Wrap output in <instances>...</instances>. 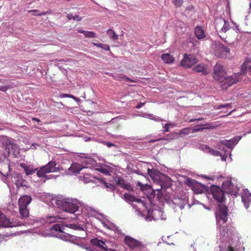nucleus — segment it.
<instances>
[{
	"label": "nucleus",
	"instance_id": "f257e3e1",
	"mask_svg": "<svg viewBox=\"0 0 251 251\" xmlns=\"http://www.w3.org/2000/svg\"><path fill=\"white\" fill-rule=\"evenodd\" d=\"M56 166V163L55 161H50L38 170V168H34L32 165H27L24 163L20 164L21 167L24 170L26 176L33 175L36 172L37 176L39 177H43L46 179L50 178L47 174L56 172L59 171L58 168Z\"/></svg>",
	"mask_w": 251,
	"mask_h": 251
},
{
	"label": "nucleus",
	"instance_id": "f03ea898",
	"mask_svg": "<svg viewBox=\"0 0 251 251\" xmlns=\"http://www.w3.org/2000/svg\"><path fill=\"white\" fill-rule=\"evenodd\" d=\"M10 137L3 135L0 136V143L8 156L11 153L16 156L19 152V146L14 143Z\"/></svg>",
	"mask_w": 251,
	"mask_h": 251
},
{
	"label": "nucleus",
	"instance_id": "7ed1b4c3",
	"mask_svg": "<svg viewBox=\"0 0 251 251\" xmlns=\"http://www.w3.org/2000/svg\"><path fill=\"white\" fill-rule=\"evenodd\" d=\"M55 203L59 209L71 213H74L78 209L77 204L66 200L57 199L55 201Z\"/></svg>",
	"mask_w": 251,
	"mask_h": 251
},
{
	"label": "nucleus",
	"instance_id": "20e7f679",
	"mask_svg": "<svg viewBox=\"0 0 251 251\" xmlns=\"http://www.w3.org/2000/svg\"><path fill=\"white\" fill-rule=\"evenodd\" d=\"M212 197L217 202L222 203L226 200L225 193L224 191L219 186L213 185L210 189Z\"/></svg>",
	"mask_w": 251,
	"mask_h": 251
},
{
	"label": "nucleus",
	"instance_id": "39448f33",
	"mask_svg": "<svg viewBox=\"0 0 251 251\" xmlns=\"http://www.w3.org/2000/svg\"><path fill=\"white\" fill-rule=\"evenodd\" d=\"M22 225L23 224L21 222L14 220L11 221L4 214H0V226L3 227H12Z\"/></svg>",
	"mask_w": 251,
	"mask_h": 251
},
{
	"label": "nucleus",
	"instance_id": "423d86ee",
	"mask_svg": "<svg viewBox=\"0 0 251 251\" xmlns=\"http://www.w3.org/2000/svg\"><path fill=\"white\" fill-rule=\"evenodd\" d=\"M226 75V73L224 69V67L219 64H216L214 67L213 78L220 83L224 79Z\"/></svg>",
	"mask_w": 251,
	"mask_h": 251
},
{
	"label": "nucleus",
	"instance_id": "0eeeda50",
	"mask_svg": "<svg viewBox=\"0 0 251 251\" xmlns=\"http://www.w3.org/2000/svg\"><path fill=\"white\" fill-rule=\"evenodd\" d=\"M198 62V59L192 54H185L180 62L181 65L185 68H189Z\"/></svg>",
	"mask_w": 251,
	"mask_h": 251
},
{
	"label": "nucleus",
	"instance_id": "6e6552de",
	"mask_svg": "<svg viewBox=\"0 0 251 251\" xmlns=\"http://www.w3.org/2000/svg\"><path fill=\"white\" fill-rule=\"evenodd\" d=\"M228 216V207L223 204H220L217 212L216 218L217 220L222 221L223 223L226 222Z\"/></svg>",
	"mask_w": 251,
	"mask_h": 251
},
{
	"label": "nucleus",
	"instance_id": "1a4fd4ad",
	"mask_svg": "<svg viewBox=\"0 0 251 251\" xmlns=\"http://www.w3.org/2000/svg\"><path fill=\"white\" fill-rule=\"evenodd\" d=\"M238 81V79L235 75L230 76H226V75L221 83V88L223 90H227L229 87L236 83Z\"/></svg>",
	"mask_w": 251,
	"mask_h": 251
},
{
	"label": "nucleus",
	"instance_id": "9d476101",
	"mask_svg": "<svg viewBox=\"0 0 251 251\" xmlns=\"http://www.w3.org/2000/svg\"><path fill=\"white\" fill-rule=\"evenodd\" d=\"M222 187L226 193L231 195H235L238 191L236 186L233 184L231 179L225 181L223 183Z\"/></svg>",
	"mask_w": 251,
	"mask_h": 251
},
{
	"label": "nucleus",
	"instance_id": "9b49d317",
	"mask_svg": "<svg viewBox=\"0 0 251 251\" xmlns=\"http://www.w3.org/2000/svg\"><path fill=\"white\" fill-rule=\"evenodd\" d=\"M214 51L215 55L218 57H221L229 53L230 50L227 47L224 46L221 43H215Z\"/></svg>",
	"mask_w": 251,
	"mask_h": 251
},
{
	"label": "nucleus",
	"instance_id": "f8f14e48",
	"mask_svg": "<svg viewBox=\"0 0 251 251\" xmlns=\"http://www.w3.org/2000/svg\"><path fill=\"white\" fill-rule=\"evenodd\" d=\"M124 243L131 250L137 249L143 243L142 242L136 240L129 236H126L124 238Z\"/></svg>",
	"mask_w": 251,
	"mask_h": 251
},
{
	"label": "nucleus",
	"instance_id": "ddd939ff",
	"mask_svg": "<svg viewBox=\"0 0 251 251\" xmlns=\"http://www.w3.org/2000/svg\"><path fill=\"white\" fill-rule=\"evenodd\" d=\"M148 174L154 181V182L157 184H160L161 188L162 187V184L161 180V174L160 172L155 169H148Z\"/></svg>",
	"mask_w": 251,
	"mask_h": 251
},
{
	"label": "nucleus",
	"instance_id": "4468645a",
	"mask_svg": "<svg viewBox=\"0 0 251 251\" xmlns=\"http://www.w3.org/2000/svg\"><path fill=\"white\" fill-rule=\"evenodd\" d=\"M32 198L30 196L24 195L22 196L19 200L18 204L19 207H27V205L31 202Z\"/></svg>",
	"mask_w": 251,
	"mask_h": 251
},
{
	"label": "nucleus",
	"instance_id": "2eb2a0df",
	"mask_svg": "<svg viewBox=\"0 0 251 251\" xmlns=\"http://www.w3.org/2000/svg\"><path fill=\"white\" fill-rule=\"evenodd\" d=\"M91 243L92 245L99 248L104 251H107L108 248L104 242L97 238H94L91 240Z\"/></svg>",
	"mask_w": 251,
	"mask_h": 251
},
{
	"label": "nucleus",
	"instance_id": "dca6fc26",
	"mask_svg": "<svg viewBox=\"0 0 251 251\" xmlns=\"http://www.w3.org/2000/svg\"><path fill=\"white\" fill-rule=\"evenodd\" d=\"M194 33L197 38L199 40H202L206 37L205 30L201 26L197 25L195 28Z\"/></svg>",
	"mask_w": 251,
	"mask_h": 251
},
{
	"label": "nucleus",
	"instance_id": "f3484780",
	"mask_svg": "<svg viewBox=\"0 0 251 251\" xmlns=\"http://www.w3.org/2000/svg\"><path fill=\"white\" fill-rule=\"evenodd\" d=\"M83 170V165L78 163L74 162L69 168L68 171L73 174H79L80 171Z\"/></svg>",
	"mask_w": 251,
	"mask_h": 251
},
{
	"label": "nucleus",
	"instance_id": "a211bd4d",
	"mask_svg": "<svg viewBox=\"0 0 251 251\" xmlns=\"http://www.w3.org/2000/svg\"><path fill=\"white\" fill-rule=\"evenodd\" d=\"M193 70L196 73H201L203 75H207L209 73L206 66L204 64H200L197 65L193 68Z\"/></svg>",
	"mask_w": 251,
	"mask_h": 251
},
{
	"label": "nucleus",
	"instance_id": "6ab92c4d",
	"mask_svg": "<svg viewBox=\"0 0 251 251\" xmlns=\"http://www.w3.org/2000/svg\"><path fill=\"white\" fill-rule=\"evenodd\" d=\"M94 160L92 158H87L84 159L82 162L81 165H83V169L89 170L90 167L94 164Z\"/></svg>",
	"mask_w": 251,
	"mask_h": 251
},
{
	"label": "nucleus",
	"instance_id": "aec40b11",
	"mask_svg": "<svg viewBox=\"0 0 251 251\" xmlns=\"http://www.w3.org/2000/svg\"><path fill=\"white\" fill-rule=\"evenodd\" d=\"M63 218L58 215L49 216L46 218V221L49 223H60L62 222Z\"/></svg>",
	"mask_w": 251,
	"mask_h": 251
},
{
	"label": "nucleus",
	"instance_id": "412c9836",
	"mask_svg": "<svg viewBox=\"0 0 251 251\" xmlns=\"http://www.w3.org/2000/svg\"><path fill=\"white\" fill-rule=\"evenodd\" d=\"M242 201L246 205H247L249 202L251 201V194L248 191H244L242 195Z\"/></svg>",
	"mask_w": 251,
	"mask_h": 251
},
{
	"label": "nucleus",
	"instance_id": "4be33fe9",
	"mask_svg": "<svg viewBox=\"0 0 251 251\" xmlns=\"http://www.w3.org/2000/svg\"><path fill=\"white\" fill-rule=\"evenodd\" d=\"M236 141V138H233L229 140H225L221 141V143L229 149H232L233 148L234 144L235 143Z\"/></svg>",
	"mask_w": 251,
	"mask_h": 251
},
{
	"label": "nucleus",
	"instance_id": "5701e85b",
	"mask_svg": "<svg viewBox=\"0 0 251 251\" xmlns=\"http://www.w3.org/2000/svg\"><path fill=\"white\" fill-rule=\"evenodd\" d=\"M161 58L164 62L167 64L172 63L174 61V58L170 53H164L161 55Z\"/></svg>",
	"mask_w": 251,
	"mask_h": 251
},
{
	"label": "nucleus",
	"instance_id": "b1692460",
	"mask_svg": "<svg viewBox=\"0 0 251 251\" xmlns=\"http://www.w3.org/2000/svg\"><path fill=\"white\" fill-rule=\"evenodd\" d=\"M231 230L232 229L229 225L223 226L221 228V233L223 236H228L231 233Z\"/></svg>",
	"mask_w": 251,
	"mask_h": 251
},
{
	"label": "nucleus",
	"instance_id": "393cba45",
	"mask_svg": "<svg viewBox=\"0 0 251 251\" xmlns=\"http://www.w3.org/2000/svg\"><path fill=\"white\" fill-rule=\"evenodd\" d=\"M198 126H201V129H214L218 126V125H216L214 123H207L203 125H199Z\"/></svg>",
	"mask_w": 251,
	"mask_h": 251
},
{
	"label": "nucleus",
	"instance_id": "a878e982",
	"mask_svg": "<svg viewBox=\"0 0 251 251\" xmlns=\"http://www.w3.org/2000/svg\"><path fill=\"white\" fill-rule=\"evenodd\" d=\"M63 225L59 224H57L53 225L50 228L51 233H53V231L55 232H58L59 233H63L62 231V227Z\"/></svg>",
	"mask_w": 251,
	"mask_h": 251
},
{
	"label": "nucleus",
	"instance_id": "bb28decb",
	"mask_svg": "<svg viewBox=\"0 0 251 251\" xmlns=\"http://www.w3.org/2000/svg\"><path fill=\"white\" fill-rule=\"evenodd\" d=\"M19 212L22 218H26L29 215V210L27 207H19Z\"/></svg>",
	"mask_w": 251,
	"mask_h": 251
},
{
	"label": "nucleus",
	"instance_id": "cd10ccee",
	"mask_svg": "<svg viewBox=\"0 0 251 251\" xmlns=\"http://www.w3.org/2000/svg\"><path fill=\"white\" fill-rule=\"evenodd\" d=\"M205 149L207 150V152L213 156H221L222 154L218 151L215 150L213 149L210 148V147L206 146Z\"/></svg>",
	"mask_w": 251,
	"mask_h": 251
},
{
	"label": "nucleus",
	"instance_id": "c85d7f7f",
	"mask_svg": "<svg viewBox=\"0 0 251 251\" xmlns=\"http://www.w3.org/2000/svg\"><path fill=\"white\" fill-rule=\"evenodd\" d=\"M114 180L118 185L121 187L122 188L126 182L125 180L121 176L115 177L114 178Z\"/></svg>",
	"mask_w": 251,
	"mask_h": 251
},
{
	"label": "nucleus",
	"instance_id": "c756f323",
	"mask_svg": "<svg viewBox=\"0 0 251 251\" xmlns=\"http://www.w3.org/2000/svg\"><path fill=\"white\" fill-rule=\"evenodd\" d=\"M107 33L108 35L113 40H117L119 38V35H117L115 32L112 30V29H109L107 31Z\"/></svg>",
	"mask_w": 251,
	"mask_h": 251
},
{
	"label": "nucleus",
	"instance_id": "7c9ffc66",
	"mask_svg": "<svg viewBox=\"0 0 251 251\" xmlns=\"http://www.w3.org/2000/svg\"><path fill=\"white\" fill-rule=\"evenodd\" d=\"M136 186L140 187L141 190L142 191H145L151 189V186L150 185L143 184L140 181H138Z\"/></svg>",
	"mask_w": 251,
	"mask_h": 251
},
{
	"label": "nucleus",
	"instance_id": "2f4dec72",
	"mask_svg": "<svg viewBox=\"0 0 251 251\" xmlns=\"http://www.w3.org/2000/svg\"><path fill=\"white\" fill-rule=\"evenodd\" d=\"M92 44L94 46L100 48L104 50H105L108 51L110 50V47L107 45H104V44H102L101 43H94V42H93L92 43Z\"/></svg>",
	"mask_w": 251,
	"mask_h": 251
},
{
	"label": "nucleus",
	"instance_id": "473e14b6",
	"mask_svg": "<svg viewBox=\"0 0 251 251\" xmlns=\"http://www.w3.org/2000/svg\"><path fill=\"white\" fill-rule=\"evenodd\" d=\"M177 134V133H171L170 134L168 135L167 137L161 138L160 139H158L157 140H173L175 138L176 135Z\"/></svg>",
	"mask_w": 251,
	"mask_h": 251
},
{
	"label": "nucleus",
	"instance_id": "72a5a7b5",
	"mask_svg": "<svg viewBox=\"0 0 251 251\" xmlns=\"http://www.w3.org/2000/svg\"><path fill=\"white\" fill-rule=\"evenodd\" d=\"M67 17L69 20H74L77 21H80L81 18L79 17L78 15L73 16L72 14H68L67 15Z\"/></svg>",
	"mask_w": 251,
	"mask_h": 251
},
{
	"label": "nucleus",
	"instance_id": "f704fd0d",
	"mask_svg": "<svg viewBox=\"0 0 251 251\" xmlns=\"http://www.w3.org/2000/svg\"><path fill=\"white\" fill-rule=\"evenodd\" d=\"M79 238V237L69 234V240H68V242L76 244V242H77Z\"/></svg>",
	"mask_w": 251,
	"mask_h": 251
},
{
	"label": "nucleus",
	"instance_id": "c9c22d12",
	"mask_svg": "<svg viewBox=\"0 0 251 251\" xmlns=\"http://www.w3.org/2000/svg\"><path fill=\"white\" fill-rule=\"evenodd\" d=\"M125 199L129 201L132 202L134 201V196H132L129 194H125L124 195Z\"/></svg>",
	"mask_w": 251,
	"mask_h": 251
},
{
	"label": "nucleus",
	"instance_id": "e433bc0d",
	"mask_svg": "<svg viewBox=\"0 0 251 251\" xmlns=\"http://www.w3.org/2000/svg\"><path fill=\"white\" fill-rule=\"evenodd\" d=\"M85 36L88 38H95L96 37V34L93 31H87Z\"/></svg>",
	"mask_w": 251,
	"mask_h": 251
},
{
	"label": "nucleus",
	"instance_id": "4c0bfd02",
	"mask_svg": "<svg viewBox=\"0 0 251 251\" xmlns=\"http://www.w3.org/2000/svg\"><path fill=\"white\" fill-rule=\"evenodd\" d=\"M103 185L106 188H109L112 191H113L115 189V186L110 183L104 182Z\"/></svg>",
	"mask_w": 251,
	"mask_h": 251
},
{
	"label": "nucleus",
	"instance_id": "58836bf2",
	"mask_svg": "<svg viewBox=\"0 0 251 251\" xmlns=\"http://www.w3.org/2000/svg\"><path fill=\"white\" fill-rule=\"evenodd\" d=\"M226 251H240V248H238L236 246L233 247L231 245L228 246Z\"/></svg>",
	"mask_w": 251,
	"mask_h": 251
},
{
	"label": "nucleus",
	"instance_id": "ea45409f",
	"mask_svg": "<svg viewBox=\"0 0 251 251\" xmlns=\"http://www.w3.org/2000/svg\"><path fill=\"white\" fill-rule=\"evenodd\" d=\"M122 188L128 191H132L133 190L132 187L130 185V184L128 183H126V182H125V184L124 185Z\"/></svg>",
	"mask_w": 251,
	"mask_h": 251
},
{
	"label": "nucleus",
	"instance_id": "a19ab883",
	"mask_svg": "<svg viewBox=\"0 0 251 251\" xmlns=\"http://www.w3.org/2000/svg\"><path fill=\"white\" fill-rule=\"evenodd\" d=\"M174 4L176 7H179L182 6L183 4V0H173Z\"/></svg>",
	"mask_w": 251,
	"mask_h": 251
},
{
	"label": "nucleus",
	"instance_id": "79ce46f5",
	"mask_svg": "<svg viewBox=\"0 0 251 251\" xmlns=\"http://www.w3.org/2000/svg\"><path fill=\"white\" fill-rule=\"evenodd\" d=\"M190 130L189 128H184L180 130L179 133L185 135L188 134L190 132Z\"/></svg>",
	"mask_w": 251,
	"mask_h": 251
},
{
	"label": "nucleus",
	"instance_id": "37998d69",
	"mask_svg": "<svg viewBox=\"0 0 251 251\" xmlns=\"http://www.w3.org/2000/svg\"><path fill=\"white\" fill-rule=\"evenodd\" d=\"M62 233L61 235H60V239L64 241L68 242V240H69V234H64L62 233Z\"/></svg>",
	"mask_w": 251,
	"mask_h": 251
},
{
	"label": "nucleus",
	"instance_id": "c03bdc74",
	"mask_svg": "<svg viewBox=\"0 0 251 251\" xmlns=\"http://www.w3.org/2000/svg\"><path fill=\"white\" fill-rule=\"evenodd\" d=\"M126 76H125V75H121V76H117V75H112V77L114 78V79L115 80H119V81H121L123 79H125V78H126Z\"/></svg>",
	"mask_w": 251,
	"mask_h": 251
},
{
	"label": "nucleus",
	"instance_id": "a18cd8bd",
	"mask_svg": "<svg viewBox=\"0 0 251 251\" xmlns=\"http://www.w3.org/2000/svg\"><path fill=\"white\" fill-rule=\"evenodd\" d=\"M89 175L88 173H86L83 176V177L82 176H80V177L81 178H83V180L85 182H88L90 181V178H89Z\"/></svg>",
	"mask_w": 251,
	"mask_h": 251
},
{
	"label": "nucleus",
	"instance_id": "49530a36",
	"mask_svg": "<svg viewBox=\"0 0 251 251\" xmlns=\"http://www.w3.org/2000/svg\"><path fill=\"white\" fill-rule=\"evenodd\" d=\"M138 251H149L148 248L142 243L137 249Z\"/></svg>",
	"mask_w": 251,
	"mask_h": 251
},
{
	"label": "nucleus",
	"instance_id": "de8ad7c7",
	"mask_svg": "<svg viewBox=\"0 0 251 251\" xmlns=\"http://www.w3.org/2000/svg\"><path fill=\"white\" fill-rule=\"evenodd\" d=\"M192 189L195 194H201L203 192L202 189L196 188V185Z\"/></svg>",
	"mask_w": 251,
	"mask_h": 251
},
{
	"label": "nucleus",
	"instance_id": "09e8293b",
	"mask_svg": "<svg viewBox=\"0 0 251 251\" xmlns=\"http://www.w3.org/2000/svg\"><path fill=\"white\" fill-rule=\"evenodd\" d=\"M194 182L193 180L190 179H188L186 181V184L189 186L192 187V188L194 187L196 185L194 184Z\"/></svg>",
	"mask_w": 251,
	"mask_h": 251
},
{
	"label": "nucleus",
	"instance_id": "8fccbe9b",
	"mask_svg": "<svg viewBox=\"0 0 251 251\" xmlns=\"http://www.w3.org/2000/svg\"><path fill=\"white\" fill-rule=\"evenodd\" d=\"M231 103H227L226 104H220L218 106V109H220L225 107H229L231 106Z\"/></svg>",
	"mask_w": 251,
	"mask_h": 251
},
{
	"label": "nucleus",
	"instance_id": "3c124183",
	"mask_svg": "<svg viewBox=\"0 0 251 251\" xmlns=\"http://www.w3.org/2000/svg\"><path fill=\"white\" fill-rule=\"evenodd\" d=\"M163 132H168L169 131V128H170V127L167 124H165L164 126H163Z\"/></svg>",
	"mask_w": 251,
	"mask_h": 251
},
{
	"label": "nucleus",
	"instance_id": "603ef678",
	"mask_svg": "<svg viewBox=\"0 0 251 251\" xmlns=\"http://www.w3.org/2000/svg\"><path fill=\"white\" fill-rule=\"evenodd\" d=\"M204 119L203 117H201V118H197V119H191V120H190L189 122H193L195 121H200L203 120Z\"/></svg>",
	"mask_w": 251,
	"mask_h": 251
},
{
	"label": "nucleus",
	"instance_id": "864d4df0",
	"mask_svg": "<svg viewBox=\"0 0 251 251\" xmlns=\"http://www.w3.org/2000/svg\"><path fill=\"white\" fill-rule=\"evenodd\" d=\"M146 103V102H140L138 105H137L136 106V108L137 109H139L141 107H142L143 106H144L145 103Z\"/></svg>",
	"mask_w": 251,
	"mask_h": 251
},
{
	"label": "nucleus",
	"instance_id": "5fc2aeb1",
	"mask_svg": "<svg viewBox=\"0 0 251 251\" xmlns=\"http://www.w3.org/2000/svg\"><path fill=\"white\" fill-rule=\"evenodd\" d=\"M71 95L63 94L60 95V98H70Z\"/></svg>",
	"mask_w": 251,
	"mask_h": 251
},
{
	"label": "nucleus",
	"instance_id": "6e6d98bb",
	"mask_svg": "<svg viewBox=\"0 0 251 251\" xmlns=\"http://www.w3.org/2000/svg\"><path fill=\"white\" fill-rule=\"evenodd\" d=\"M135 201V202H137L138 203H142L143 202V201L142 200H141L140 199H139V198H137L136 197H134V201Z\"/></svg>",
	"mask_w": 251,
	"mask_h": 251
},
{
	"label": "nucleus",
	"instance_id": "4d7b16f0",
	"mask_svg": "<svg viewBox=\"0 0 251 251\" xmlns=\"http://www.w3.org/2000/svg\"><path fill=\"white\" fill-rule=\"evenodd\" d=\"M125 77H126L125 80H126L127 81L133 82H136V80H132V79H130V78H129V77H128L127 76H126Z\"/></svg>",
	"mask_w": 251,
	"mask_h": 251
},
{
	"label": "nucleus",
	"instance_id": "13d9d810",
	"mask_svg": "<svg viewBox=\"0 0 251 251\" xmlns=\"http://www.w3.org/2000/svg\"><path fill=\"white\" fill-rule=\"evenodd\" d=\"M248 71H249V73L251 75V62L249 63Z\"/></svg>",
	"mask_w": 251,
	"mask_h": 251
},
{
	"label": "nucleus",
	"instance_id": "bf43d9fd",
	"mask_svg": "<svg viewBox=\"0 0 251 251\" xmlns=\"http://www.w3.org/2000/svg\"><path fill=\"white\" fill-rule=\"evenodd\" d=\"M202 129H201V127H200V128H195L193 129V132H198L199 131H201V130H202Z\"/></svg>",
	"mask_w": 251,
	"mask_h": 251
},
{
	"label": "nucleus",
	"instance_id": "052dcab7",
	"mask_svg": "<svg viewBox=\"0 0 251 251\" xmlns=\"http://www.w3.org/2000/svg\"><path fill=\"white\" fill-rule=\"evenodd\" d=\"M105 145L108 147H112V146H114V144L110 143V142H106Z\"/></svg>",
	"mask_w": 251,
	"mask_h": 251
},
{
	"label": "nucleus",
	"instance_id": "680f3d73",
	"mask_svg": "<svg viewBox=\"0 0 251 251\" xmlns=\"http://www.w3.org/2000/svg\"><path fill=\"white\" fill-rule=\"evenodd\" d=\"M168 124V125L170 127H175V124H173V123H167Z\"/></svg>",
	"mask_w": 251,
	"mask_h": 251
},
{
	"label": "nucleus",
	"instance_id": "e2e57ef3",
	"mask_svg": "<svg viewBox=\"0 0 251 251\" xmlns=\"http://www.w3.org/2000/svg\"><path fill=\"white\" fill-rule=\"evenodd\" d=\"M78 32L83 34L85 35L87 31H85L82 29H79L78 30Z\"/></svg>",
	"mask_w": 251,
	"mask_h": 251
},
{
	"label": "nucleus",
	"instance_id": "0e129e2a",
	"mask_svg": "<svg viewBox=\"0 0 251 251\" xmlns=\"http://www.w3.org/2000/svg\"><path fill=\"white\" fill-rule=\"evenodd\" d=\"M70 98L74 99L75 100H78V99L75 97L74 96L71 95Z\"/></svg>",
	"mask_w": 251,
	"mask_h": 251
},
{
	"label": "nucleus",
	"instance_id": "69168bd1",
	"mask_svg": "<svg viewBox=\"0 0 251 251\" xmlns=\"http://www.w3.org/2000/svg\"><path fill=\"white\" fill-rule=\"evenodd\" d=\"M47 13L46 12H43L42 13H38L36 15L35 14H34V16H41V15H45Z\"/></svg>",
	"mask_w": 251,
	"mask_h": 251
},
{
	"label": "nucleus",
	"instance_id": "338daca9",
	"mask_svg": "<svg viewBox=\"0 0 251 251\" xmlns=\"http://www.w3.org/2000/svg\"><path fill=\"white\" fill-rule=\"evenodd\" d=\"M32 120L36 121L37 122H40V120L38 118H32Z\"/></svg>",
	"mask_w": 251,
	"mask_h": 251
},
{
	"label": "nucleus",
	"instance_id": "774afa93",
	"mask_svg": "<svg viewBox=\"0 0 251 251\" xmlns=\"http://www.w3.org/2000/svg\"><path fill=\"white\" fill-rule=\"evenodd\" d=\"M38 12V10L37 9L31 10L28 11V12Z\"/></svg>",
	"mask_w": 251,
	"mask_h": 251
}]
</instances>
